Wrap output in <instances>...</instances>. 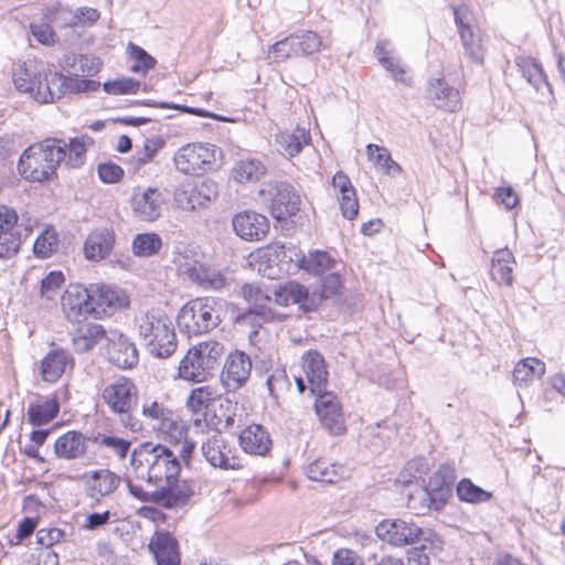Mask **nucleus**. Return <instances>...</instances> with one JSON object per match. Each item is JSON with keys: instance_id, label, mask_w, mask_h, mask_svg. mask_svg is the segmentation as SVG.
Wrapping results in <instances>:
<instances>
[{"instance_id": "obj_1", "label": "nucleus", "mask_w": 565, "mask_h": 565, "mask_svg": "<svg viewBox=\"0 0 565 565\" xmlns=\"http://www.w3.org/2000/svg\"><path fill=\"white\" fill-rule=\"evenodd\" d=\"M66 157V141L46 138L29 146L20 156L18 170L29 182L44 183L56 177L57 168Z\"/></svg>"}, {"instance_id": "obj_2", "label": "nucleus", "mask_w": 565, "mask_h": 565, "mask_svg": "<svg viewBox=\"0 0 565 565\" xmlns=\"http://www.w3.org/2000/svg\"><path fill=\"white\" fill-rule=\"evenodd\" d=\"M130 465L137 479L156 489L180 473L177 456L166 446L142 445L131 454Z\"/></svg>"}, {"instance_id": "obj_3", "label": "nucleus", "mask_w": 565, "mask_h": 565, "mask_svg": "<svg viewBox=\"0 0 565 565\" xmlns=\"http://www.w3.org/2000/svg\"><path fill=\"white\" fill-rule=\"evenodd\" d=\"M222 300L214 297H199L188 301L178 315L180 330L189 337L201 335L216 328L221 322Z\"/></svg>"}, {"instance_id": "obj_4", "label": "nucleus", "mask_w": 565, "mask_h": 565, "mask_svg": "<svg viewBox=\"0 0 565 565\" xmlns=\"http://www.w3.org/2000/svg\"><path fill=\"white\" fill-rule=\"evenodd\" d=\"M173 263L179 276L205 290L220 291L230 288L233 276L227 269H218L200 262L191 250L178 253Z\"/></svg>"}, {"instance_id": "obj_5", "label": "nucleus", "mask_w": 565, "mask_h": 565, "mask_svg": "<svg viewBox=\"0 0 565 565\" xmlns=\"http://www.w3.org/2000/svg\"><path fill=\"white\" fill-rule=\"evenodd\" d=\"M175 170L184 175H201L223 164V151L207 142H189L180 147L172 158Z\"/></svg>"}, {"instance_id": "obj_6", "label": "nucleus", "mask_w": 565, "mask_h": 565, "mask_svg": "<svg viewBox=\"0 0 565 565\" xmlns=\"http://www.w3.org/2000/svg\"><path fill=\"white\" fill-rule=\"evenodd\" d=\"M224 353L223 345L213 340L204 341L189 349L179 363L178 377L188 382L206 381L218 366Z\"/></svg>"}, {"instance_id": "obj_7", "label": "nucleus", "mask_w": 565, "mask_h": 565, "mask_svg": "<svg viewBox=\"0 0 565 565\" xmlns=\"http://www.w3.org/2000/svg\"><path fill=\"white\" fill-rule=\"evenodd\" d=\"M129 492L142 502H152L166 509H177L185 505L194 494L193 484L186 480L172 479L153 491H146L127 479Z\"/></svg>"}, {"instance_id": "obj_8", "label": "nucleus", "mask_w": 565, "mask_h": 565, "mask_svg": "<svg viewBox=\"0 0 565 565\" xmlns=\"http://www.w3.org/2000/svg\"><path fill=\"white\" fill-rule=\"evenodd\" d=\"M100 398L111 414L125 422L138 405V387L131 379L121 375L102 388Z\"/></svg>"}, {"instance_id": "obj_9", "label": "nucleus", "mask_w": 565, "mask_h": 565, "mask_svg": "<svg viewBox=\"0 0 565 565\" xmlns=\"http://www.w3.org/2000/svg\"><path fill=\"white\" fill-rule=\"evenodd\" d=\"M258 195L277 220H285L299 211L300 196L287 182L275 180L263 183Z\"/></svg>"}, {"instance_id": "obj_10", "label": "nucleus", "mask_w": 565, "mask_h": 565, "mask_svg": "<svg viewBox=\"0 0 565 565\" xmlns=\"http://www.w3.org/2000/svg\"><path fill=\"white\" fill-rule=\"evenodd\" d=\"M130 204L136 218L143 222H154L162 214L166 196L159 188L138 186L134 189Z\"/></svg>"}, {"instance_id": "obj_11", "label": "nucleus", "mask_w": 565, "mask_h": 565, "mask_svg": "<svg viewBox=\"0 0 565 565\" xmlns=\"http://www.w3.org/2000/svg\"><path fill=\"white\" fill-rule=\"evenodd\" d=\"M376 535L394 546H404L420 542L425 537L422 527L404 520H384L375 529Z\"/></svg>"}, {"instance_id": "obj_12", "label": "nucleus", "mask_w": 565, "mask_h": 565, "mask_svg": "<svg viewBox=\"0 0 565 565\" xmlns=\"http://www.w3.org/2000/svg\"><path fill=\"white\" fill-rule=\"evenodd\" d=\"M201 451L205 460L213 467L221 469H239L242 467L235 450L218 431L206 437L202 443Z\"/></svg>"}, {"instance_id": "obj_13", "label": "nucleus", "mask_w": 565, "mask_h": 565, "mask_svg": "<svg viewBox=\"0 0 565 565\" xmlns=\"http://www.w3.org/2000/svg\"><path fill=\"white\" fill-rule=\"evenodd\" d=\"M217 194V183L212 179H204L193 185L178 189L174 200L181 209L194 211L215 200Z\"/></svg>"}, {"instance_id": "obj_14", "label": "nucleus", "mask_w": 565, "mask_h": 565, "mask_svg": "<svg viewBox=\"0 0 565 565\" xmlns=\"http://www.w3.org/2000/svg\"><path fill=\"white\" fill-rule=\"evenodd\" d=\"M61 305L66 319L71 322L78 323L94 316L89 292L81 285L70 286L62 295Z\"/></svg>"}, {"instance_id": "obj_15", "label": "nucleus", "mask_w": 565, "mask_h": 565, "mask_svg": "<svg viewBox=\"0 0 565 565\" xmlns=\"http://www.w3.org/2000/svg\"><path fill=\"white\" fill-rule=\"evenodd\" d=\"M316 395L315 407L321 424L330 434L342 435L345 431V425L338 397L332 392H322Z\"/></svg>"}, {"instance_id": "obj_16", "label": "nucleus", "mask_w": 565, "mask_h": 565, "mask_svg": "<svg viewBox=\"0 0 565 565\" xmlns=\"http://www.w3.org/2000/svg\"><path fill=\"white\" fill-rule=\"evenodd\" d=\"M44 66L35 60L18 62L12 68V78L17 89L35 98L36 90L42 84Z\"/></svg>"}, {"instance_id": "obj_17", "label": "nucleus", "mask_w": 565, "mask_h": 565, "mask_svg": "<svg viewBox=\"0 0 565 565\" xmlns=\"http://www.w3.org/2000/svg\"><path fill=\"white\" fill-rule=\"evenodd\" d=\"M108 360L119 369H130L138 363L137 348L128 337L117 331H111L107 340Z\"/></svg>"}, {"instance_id": "obj_18", "label": "nucleus", "mask_w": 565, "mask_h": 565, "mask_svg": "<svg viewBox=\"0 0 565 565\" xmlns=\"http://www.w3.org/2000/svg\"><path fill=\"white\" fill-rule=\"evenodd\" d=\"M252 371V361L247 354L241 351L231 353L222 371L223 385L228 391L241 388L248 380Z\"/></svg>"}, {"instance_id": "obj_19", "label": "nucleus", "mask_w": 565, "mask_h": 565, "mask_svg": "<svg viewBox=\"0 0 565 565\" xmlns=\"http://www.w3.org/2000/svg\"><path fill=\"white\" fill-rule=\"evenodd\" d=\"M115 244L116 234L113 228L97 227L87 235L84 242V256L88 262H100L111 254Z\"/></svg>"}, {"instance_id": "obj_20", "label": "nucleus", "mask_w": 565, "mask_h": 565, "mask_svg": "<svg viewBox=\"0 0 565 565\" xmlns=\"http://www.w3.org/2000/svg\"><path fill=\"white\" fill-rule=\"evenodd\" d=\"M455 22L466 53L475 63H482V46L480 34L470 24V12L467 8L454 9Z\"/></svg>"}, {"instance_id": "obj_21", "label": "nucleus", "mask_w": 565, "mask_h": 565, "mask_svg": "<svg viewBox=\"0 0 565 565\" xmlns=\"http://www.w3.org/2000/svg\"><path fill=\"white\" fill-rule=\"evenodd\" d=\"M233 230L245 241H260L269 231V221L263 214L244 211L234 215Z\"/></svg>"}, {"instance_id": "obj_22", "label": "nucleus", "mask_w": 565, "mask_h": 565, "mask_svg": "<svg viewBox=\"0 0 565 565\" xmlns=\"http://www.w3.org/2000/svg\"><path fill=\"white\" fill-rule=\"evenodd\" d=\"M426 97L436 108L449 113L458 111L462 106L459 90L443 78L428 82Z\"/></svg>"}, {"instance_id": "obj_23", "label": "nucleus", "mask_w": 565, "mask_h": 565, "mask_svg": "<svg viewBox=\"0 0 565 565\" xmlns=\"http://www.w3.org/2000/svg\"><path fill=\"white\" fill-rule=\"evenodd\" d=\"M456 477L452 468L448 466H440L438 470L429 478L428 486L422 491L424 499H428L430 505L438 510L445 502L446 497L449 494L450 486L454 483Z\"/></svg>"}, {"instance_id": "obj_24", "label": "nucleus", "mask_w": 565, "mask_h": 565, "mask_svg": "<svg viewBox=\"0 0 565 565\" xmlns=\"http://www.w3.org/2000/svg\"><path fill=\"white\" fill-rule=\"evenodd\" d=\"M92 307L94 308V317L102 318L109 310H117L126 306V298L116 289L106 285H90L87 288Z\"/></svg>"}, {"instance_id": "obj_25", "label": "nucleus", "mask_w": 565, "mask_h": 565, "mask_svg": "<svg viewBox=\"0 0 565 565\" xmlns=\"http://www.w3.org/2000/svg\"><path fill=\"white\" fill-rule=\"evenodd\" d=\"M271 295L273 301L284 307L298 303L303 310L311 311L317 306L315 295L310 297L307 288L296 281L286 282Z\"/></svg>"}, {"instance_id": "obj_26", "label": "nucleus", "mask_w": 565, "mask_h": 565, "mask_svg": "<svg viewBox=\"0 0 565 565\" xmlns=\"http://www.w3.org/2000/svg\"><path fill=\"white\" fill-rule=\"evenodd\" d=\"M302 369L307 376L312 394L326 391L328 370L323 356L317 351H308L302 355Z\"/></svg>"}, {"instance_id": "obj_27", "label": "nucleus", "mask_w": 565, "mask_h": 565, "mask_svg": "<svg viewBox=\"0 0 565 565\" xmlns=\"http://www.w3.org/2000/svg\"><path fill=\"white\" fill-rule=\"evenodd\" d=\"M220 397L217 388L212 385L199 386L190 392L185 406L194 416L193 423L196 427L202 425L205 420L206 411Z\"/></svg>"}, {"instance_id": "obj_28", "label": "nucleus", "mask_w": 565, "mask_h": 565, "mask_svg": "<svg viewBox=\"0 0 565 565\" xmlns=\"http://www.w3.org/2000/svg\"><path fill=\"white\" fill-rule=\"evenodd\" d=\"M149 548L157 565H179L180 554L177 540L166 531H157L150 540Z\"/></svg>"}, {"instance_id": "obj_29", "label": "nucleus", "mask_w": 565, "mask_h": 565, "mask_svg": "<svg viewBox=\"0 0 565 565\" xmlns=\"http://www.w3.org/2000/svg\"><path fill=\"white\" fill-rule=\"evenodd\" d=\"M242 296L249 305L245 317L255 315L265 321L274 319V313L270 309V305L274 302L273 295L267 290H263L260 287L252 284H245L242 287Z\"/></svg>"}, {"instance_id": "obj_30", "label": "nucleus", "mask_w": 565, "mask_h": 565, "mask_svg": "<svg viewBox=\"0 0 565 565\" xmlns=\"http://www.w3.org/2000/svg\"><path fill=\"white\" fill-rule=\"evenodd\" d=\"M167 324H171V319L160 309L141 311L135 317V329L143 342L164 331Z\"/></svg>"}, {"instance_id": "obj_31", "label": "nucleus", "mask_w": 565, "mask_h": 565, "mask_svg": "<svg viewBox=\"0 0 565 565\" xmlns=\"http://www.w3.org/2000/svg\"><path fill=\"white\" fill-rule=\"evenodd\" d=\"M239 445L246 454L255 456L266 455L271 446L268 431L262 425H249L239 434Z\"/></svg>"}, {"instance_id": "obj_32", "label": "nucleus", "mask_w": 565, "mask_h": 565, "mask_svg": "<svg viewBox=\"0 0 565 565\" xmlns=\"http://www.w3.org/2000/svg\"><path fill=\"white\" fill-rule=\"evenodd\" d=\"M72 355L63 349L51 350L41 361L40 373L45 382H56L66 371L73 366Z\"/></svg>"}, {"instance_id": "obj_33", "label": "nucleus", "mask_w": 565, "mask_h": 565, "mask_svg": "<svg viewBox=\"0 0 565 565\" xmlns=\"http://www.w3.org/2000/svg\"><path fill=\"white\" fill-rule=\"evenodd\" d=\"M67 94V76L52 71L44 72L42 84L36 90L35 100L39 103H52Z\"/></svg>"}, {"instance_id": "obj_34", "label": "nucleus", "mask_w": 565, "mask_h": 565, "mask_svg": "<svg viewBox=\"0 0 565 565\" xmlns=\"http://www.w3.org/2000/svg\"><path fill=\"white\" fill-rule=\"evenodd\" d=\"M109 334L102 324L90 323L77 330L73 337V348L78 353H85L95 345L107 344Z\"/></svg>"}, {"instance_id": "obj_35", "label": "nucleus", "mask_w": 565, "mask_h": 565, "mask_svg": "<svg viewBox=\"0 0 565 565\" xmlns=\"http://www.w3.org/2000/svg\"><path fill=\"white\" fill-rule=\"evenodd\" d=\"M120 478L110 470L100 469L93 471L87 481L88 495L99 500L111 494L119 486Z\"/></svg>"}, {"instance_id": "obj_36", "label": "nucleus", "mask_w": 565, "mask_h": 565, "mask_svg": "<svg viewBox=\"0 0 565 565\" xmlns=\"http://www.w3.org/2000/svg\"><path fill=\"white\" fill-rule=\"evenodd\" d=\"M515 258L508 248H500L493 253L491 260V277L499 284L511 286L513 284V268Z\"/></svg>"}, {"instance_id": "obj_37", "label": "nucleus", "mask_w": 565, "mask_h": 565, "mask_svg": "<svg viewBox=\"0 0 565 565\" xmlns=\"http://www.w3.org/2000/svg\"><path fill=\"white\" fill-rule=\"evenodd\" d=\"M309 141V131L301 127H297L291 131L279 132L276 137L279 151L288 158L298 156Z\"/></svg>"}, {"instance_id": "obj_38", "label": "nucleus", "mask_w": 565, "mask_h": 565, "mask_svg": "<svg viewBox=\"0 0 565 565\" xmlns=\"http://www.w3.org/2000/svg\"><path fill=\"white\" fill-rule=\"evenodd\" d=\"M148 352L160 359L169 358L177 350V335L173 323L167 324L164 331H160L145 342Z\"/></svg>"}, {"instance_id": "obj_39", "label": "nucleus", "mask_w": 565, "mask_h": 565, "mask_svg": "<svg viewBox=\"0 0 565 565\" xmlns=\"http://www.w3.org/2000/svg\"><path fill=\"white\" fill-rule=\"evenodd\" d=\"M54 449L60 458H79L86 452V438L81 433L70 430L56 439Z\"/></svg>"}, {"instance_id": "obj_40", "label": "nucleus", "mask_w": 565, "mask_h": 565, "mask_svg": "<svg viewBox=\"0 0 565 565\" xmlns=\"http://www.w3.org/2000/svg\"><path fill=\"white\" fill-rule=\"evenodd\" d=\"M60 411V405L55 398L38 397L28 408V417L32 425L42 426L53 420Z\"/></svg>"}, {"instance_id": "obj_41", "label": "nucleus", "mask_w": 565, "mask_h": 565, "mask_svg": "<svg viewBox=\"0 0 565 565\" xmlns=\"http://www.w3.org/2000/svg\"><path fill=\"white\" fill-rule=\"evenodd\" d=\"M545 373V364L536 358H526L516 363L513 370L514 383L527 386Z\"/></svg>"}, {"instance_id": "obj_42", "label": "nucleus", "mask_w": 565, "mask_h": 565, "mask_svg": "<svg viewBox=\"0 0 565 565\" xmlns=\"http://www.w3.org/2000/svg\"><path fill=\"white\" fill-rule=\"evenodd\" d=\"M142 415L152 422L153 428L163 433H168L174 426L172 412L156 401L145 402Z\"/></svg>"}, {"instance_id": "obj_43", "label": "nucleus", "mask_w": 565, "mask_h": 565, "mask_svg": "<svg viewBox=\"0 0 565 565\" xmlns=\"http://www.w3.org/2000/svg\"><path fill=\"white\" fill-rule=\"evenodd\" d=\"M366 156L370 162L387 175L395 177L402 172L401 166L392 159L390 151L382 146L369 143Z\"/></svg>"}, {"instance_id": "obj_44", "label": "nucleus", "mask_w": 565, "mask_h": 565, "mask_svg": "<svg viewBox=\"0 0 565 565\" xmlns=\"http://www.w3.org/2000/svg\"><path fill=\"white\" fill-rule=\"evenodd\" d=\"M266 174V167L257 159H243L232 169V177L238 183L257 182Z\"/></svg>"}, {"instance_id": "obj_45", "label": "nucleus", "mask_w": 565, "mask_h": 565, "mask_svg": "<svg viewBox=\"0 0 565 565\" xmlns=\"http://www.w3.org/2000/svg\"><path fill=\"white\" fill-rule=\"evenodd\" d=\"M297 265L315 275H321L327 270L334 267L335 260L322 250L310 252L308 256L300 255L297 259Z\"/></svg>"}, {"instance_id": "obj_46", "label": "nucleus", "mask_w": 565, "mask_h": 565, "mask_svg": "<svg viewBox=\"0 0 565 565\" xmlns=\"http://www.w3.org/2000/svg\"><path fill=\"white\" fill-rule=\"evenodd\" d=\"M92 139L87 136L75 137L66 142V157L63 160L65 166L72 169L82 167L85 163L87 146Z\"/></svg>"}, {"instance_id": "obj_47", "label": "nucleus", "mask_w": 565, "mask_h": 565, "mask_svg": "<svg viewBox=\"0 0 565 565\" xmlns=\"http://www.w3.org/2000/svg\"><path fill=\"white\" fill-rule=\"evenodd\" d=\"M516 65L521 70L526 81L533 87H535V89H539L540 85L544 84L548 88L550 94L553 96L551 84L547 82L542 67L534 60L530 57H518Z\"/></svg>"}, {"instance_id": "obj_48", "label": "nucleus", "mask_w": 565, "mask_h": 565, "mask_svg": "<svg viewBox=\"0 0 565 565\" xmlns=\"http://www.w3.org/2000/svg\"><path fill=\"white\" fill-rule=\"evenodd\" d=\"M162 246L161 237L156 233L138 234L132 241V252L138 257H150Z\"/></svg>"}, {"instance_id": "obj_49", "label": "nucleus", "mask_w": 565, "mask_h": 565, "mask_svg": "<svg viewBox=\"0 0 565 565\" xmlns=\"http://www.w3.org/2000/svg\"><path fill=\"white\" fill-rule=\"evenodd\" d=\"M127 54L131 60L135 61L130 67L132 73L146 75L148 71L154 68L157 64V61L153 56L148 54L146 50L135 43H128Z\"/></svg>"}, {"instance_id": "obj_50", "label": "nucleus", "mask_w": 565, "mask_h": 565, "mask_svg": "<svg viewBox=\"0 0 565 565\" xmlns=\"http://www.w3.org/2000/svg\"><path fill=\"white\" fill-rule=\"evenodd\" d=\"M306 473L310 480L318 482L333 483L338 479L335 466L326 459H318L311 462L307 467Z\"/></svg>"}, {"instance_id": "obj_51", "label": "nucleus", "mask_w": 565, "mask_h": 565, "mask_svg": "<svg viewBox=\"0 0 565 565\" xmlns=\"http://www.w3.org/2000/svg\"><path fill=\"white\" fill-rule=\"evenodd\" d=\"M46 21L56 26L76 25L75 11L67 7H63L60 2H51L46 6L45 14Z\"/></svg>"}, {"instance_id": "obj_52", "label": "nucleus", "mask_w": 565, "mask_h": 565, "mask_svg": "<svg viewBox=\"0 0 565 565\" xmlns=\"http://www.w3.org/2000/svg\"><path fill=\"white\" fill-rule=\"evenodd\" d=\"M299 56L318 52L322 45L320 36L313 31H300L291 34Z\"/></svg>"}, {"instance_id": "obj_53", "label": "nucleus", "mask_w": 565, "mask_h": 565, "mask_svg": "<svg viewBox=\"0 0 565 565\" xmlns=\"http://www.w3.org/2000/svg\"><path fill=\"white\" fill-rule=\"evenodd\" d=\"M457 494L461 501L470 503L487 502L492 494L473 484L469 479H462L457 486Z\"/></svg>"}, {"instance_id": "obj_54", "label": "nucleus", "mask_w": 565, "mask_h": 565, "mask_svg": "<svg viewBox=\"0 0 565 565\" xmlns=\"http://www.w3.org/2000/svg\"><path fill=\"white\" fill-rule=\"evenodd\" d=\"M58 247V239L53 228H45L36 238L33 245L34 254L38 257H50Z\"/></svg>"}, {"instance_id": "obj_55", "label": "nucleus", "mask_w": 565, "mask_h": 565, "mask_svg": "<svg viewBox=\"0 0 565 565\" xmlns=\"http://www.w3.org/2000/svg\"><path fill=\"white\" fill-rule=\"evenodd\" d=\"M267 388L269 394L278 399L280 395L286 393L290 387V382L287 377L285 370L276 369L271 372V374L267 379Z\"/></svg>"}, {"instance_id": "obj_56", "label": "nucleus", "mask_w": 565, "mask_h": 565, "mask_svg": "<svg viewBox=\"0 0 565 565\" xmlns=\"http://www.w3.org/2000/svg\"><path fill=\"white\" fill-rule=\"evenodd\" d=\"M140 87V82L131 77H121L104 84L106 93L111 95L135 94Z\"/></svg>"}, {"instance_id": "obj_57", "label": "nucleus", "mask_w": 565, "mask_h": 565, "mask_svg": "<svg viewBox=\"0 0 565 565\" xmlns=\"http://www.w3.org/2000/svg\"><path fill=\"white\" fill-rule=\"evenodd\" d=\"M282 256H285V246L278 244L266 246L265 248H262L257 252V257L259 260L269 263V271H267L266 268L263 269L264 274H266L269 277L275 275L273 270V265H278V262ZM258 270L260 271L262 268H259Z\"/></svg>"}, {"instance_id": "obj_58", "label": "nucleus", "mask_w": 565, "mask_h": 565, "mask_svg": "<svg viewBox=\"0 0 565 565\" xmlns=\"http://www.w3.org/2000/svg\"><path fill=\"white\" fill-rule=\"evenodd\" d=\"M294 38L291 35L276 42L271 49L270 54L275 62H284L288 58L298 57L296 45H294Z\"/></svg>"}, {"instance_id": "obj_59", "label": "nucleus", "mask_w": 565, "mask_h": 565, "mask_svg": "<svg viewBox=\"0 0 565 565\" xmlns=\"http://www.w3.org/2000/svg\"><path fill=\"white\" fill-rule=\"evenodd\" d=\"M64 282V275L62 271H51L41 281V296L47 300H52L58 294Z\"/></svg>"}, {"instance_id": "obj_60", "label": "nucleus", "mask_w": 565, "mask_h": 565, "mask_svg": "<svg viewBox=\"0 0 565 565\" xmlns=\"http://www.w3.org/2000/svg\"><path fill=\"white\" fill-rule=\"evenodd\" d=\"M21 239L12 231L0 232V258H9L19 250Z\"/></svg>"}, {"instance_id": "obj_61", "label": "nucleus", "mask_w": 565, "mask_h": 565, "mask_svg": "<svg viewBox=\"0 0 565 565\" xmlns=\"http://www.w3.org/2000/svg\"><path fill=\"white\" fill-rule=\"evenodd\" d=\"M97 171L104 183H116L124 177V170L121 167L114 162L100 163Z\"/></svg>"}, {"instance_id": "obj_62", "label": "nucleus", "mask_w": 565, "mask_h": 565, "mask_svg": "<svg viewBox=\"0 0 565 565\" xmlns=\"http://www.w3.org/2000/svg\"><path fill=\"white\" fill-rule=\"evenodd\" d=\"M99 444L111 450L119 458L126 457L131 445L130 441L115 436H103Z\"/></svg>"}, {"instance_id": "obj_63", "label": "nucleus", "mask_w": 565, "mask_h": 565, "mask_svg": "<svg viewBox=\"0 0 565 565\" xmlns=\"http://www.w3.org/2000/svg\"><path fill=\"white\" fill-rule=\"evenodd\" d=\"M75 75V77L67 76V93H88L99 87V83Z\"/></svg>"}, {"instance_id": "obj_64", "label": "nucleus", "mask_w": 565, "mask_h": 565, "mask_svg": "<svg viewBox=\"0 0 565 565\" xmlns=\"http://www.w3.org/2000/svg\"><path fill=\"white\" fill-rule=\"evenodd\" d=\"M380 64L391 74L395 81L408 84L405 75V70L399 61L393 56L380 55Z\"/></svg>"}]
</instances>
